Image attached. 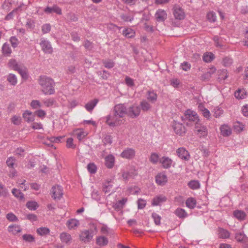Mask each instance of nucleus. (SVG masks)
I'll list each match as a JSON object with an SVG mask.
<instances>
[{
    "label": "nucleus",
    "instance_id": "1",
    "mask_svg": "<svg viewBox=\"0 0 248 248\" xmlns=\"http://www.w3.org/2000/svg\"><path fill=\"white\" fill-rule=\"evenodd\" d=\"M39 84L41 87L42 92L45 94H52L55 93L54 80L46 76H41L38 78Z\"/></svg>",
    "mask_w": 248,
    "mask_h": 248
},
{
    "label": "nucleus",
    "instance_id": "2",
    "mask_svg": "<svg viewBox=\"0 0 248 248\" xmlns=\"http://www.w3.org/2000/svg\"><path fill=\"white\" fill-rule=\"evenodd\" d=\"M183 120L187 125H196L200 121L199 117L196 112L190 109L187 110L183 117Z\"/></svg>",
    "mask_w": 248,
    "mask_h": 248
},
{
    "label": "nucleus",
    "instance_id": "3",
    "mask_svg": "<svg viewBox=\"0 0 248 248\" xmlns=\"http://www.w3.org/2000/svg\"><path fill=\"white\" fill-rule=\"evenodd\" d=\"M120 118L114 113L113 114H109L106 117V123L109 126L114 127L121 124L122 120Z\"/></svg>",
    "mask_w": 248,
    "mask_h": 248
},
{
    "label": "nucleus",
    "instance_id": "4",
    "mask_svg": "<svg viewBox=\"0 0 248 248\" xmlns=\"http://www.w3.org/2000/svg\"><path fill=\"white\" fill-rule=\"evenodd\" d=\"M51 194L54 200H59L63 195V188L60 185L54 186L51 188Z\"/></svg>",
    "mask_w": 248,
    "mask_h": 248
},
{
    "label": "nucleus",
    "instance_id": "5",
    "mask_svg": "<svg viewBox=\"0 0 248 248\" xmlns=\"http://www.w3.org/2000/svg\"><path fill=\"white\" fill-rule=\"evenodd\" d=\"M173 15L176 19L183 20L185 17V13L183 9L178 5L175 4L173 6Z\"/></svg>",
    "mask_w": 248,
    "mask_h": 248
},
{
    "label": "nucleus",
    "instance_id": "6",
    "mask_svg": "<svg viewBox=\"0 0 248 248\" xmlns=\"http://www.w3.org/2000/svg\"><path fill=\"white\" fill-rule=\"evenodd\" d=\"M140 112V108L136 105H133L127 109V115L132 118L138 117Z\"/></svg>",
    "mask_w": 248,
    "mask_h": 248
},
{
    "label": "nucleus",
    "instance_id": "7",
    "mask_svg": "<svg viewBox=\"0 0 248 248\" xmlns=\"http://www.w3.org/2000/svg\"><path fill=\"white\" fill-rule=\"evenodd\" d=\"M195 132L200 138L206 137L208 135V130L206 126L198 123L195 126Z\"/></svg>",
    "mask_w": 248,
    "mask_h": 248
},
{
    "label": "nucleus",
    "instance_id": "8",
    "mask_svg": "<svg viewBox=\"0 0 248 248\" xmlns=\"http://www.w3.org/2000/svg\"><path fill=\"white\" fill-rule=\"evenodd\" d=\"M115 115H118L119 118L123 117L125 114L127 115V109L124 104H118L116 105L113 109Z\"/></svg>",
    "mask_w": 248,
    "mask_h": 248
},
{
    "label": "nucleus",
    "instance_id": "9",
    "mask_svg": "<svg viewBox=\"0 0 248 248\" xmlns=\"http://www.w3.org/2000/svg\"><path fill=\"white\" fill-rule=\"evenodd\" d=\"M177 155L181 159L188 161L190 158V155L188 152L184 147L179 148L176 150Z\"/></svg>",
    "mask_w": 248,
    "mask_h": 248
},
{
    "label": "nucleus",
    "instance_id": "10",
    "mask_svg": "<svg viewBox=\"0 0 248 248\" xmlns=\"http://www.w3.org/2000/svg\"><path fill=\"white\" fill-rule=\"evenodd\" d=\"M172 127L175 133L177 135L183 136L186 133L185 127L182 124L175 122Z\"/></svg>",
    "mask_w": 248,
    "mask_h": 248
},
{
    "label": "nucleus",
    "instance_id": "11",
    "mask_svg": "<svg viewBox=\"0 0 248 248\" xmlns=\"http://www.w3.org/2000/svg\"><path fill=\"white\" fill-rule=\"evenodd\" d=\"M155 17L157 22H164L167 18V14L165 10L158 9L156 11Z\"/></svg>",
    "mask_w": 248,
    "mask_h": 248
},
{
    "label": "nucleus",
    "instance_id": "12",
    "mask_svg": "<svg viewBox=\"0 0 248 248\" xmlns=\"http://www.w3.org/2000/svg\"><path fill=\"white\" fill-rule=\"evenodd\" d=\"M135 155V151L133 148H127L121 154V156L126 159H132Z\"/></svg>",
    "mask_w": 248,
    "mask_h": 248
},
{
    "label": "nucleus",
    "instance_id": "13",
    "mask_svg": "<svg viewBox=\"0 0 248 248\" xmlns=\"http://www.w3.org/2000/svg\"><path fill=\"white\" fill-rule=\"evenodd\" d=\"M40 45L42 47V50L45 53H51L52 52V48L51 45L49 41L45 39H41Z\"/></svg>",
    "mask_w": 248,
    "mask_h": 248
},
{
    "label": "nucleus",
    "instance_id": "14",
    "mask_svg": "<svg viewBox=\"0 0 248 248\" xmlns=\"http://www.w3.org/2000/svg\"><path fill=\"white\" fill-rule=\"evenodd\" d=\"M172 160L168 156H164L159 159V163L161 164L162 167L165 169H169L171 167Z\"/></svg>",
    "mask_w": 248,
    "mask_h": 248
},
{
    "label": "nucleus",
    "instance_id": "15",
    "mask_svg": "<svg viewBox=\"0 0 248 248\" xmlns=\"http://www.w3.org/2000/svg\"><path fill=\"white\" fill-rule=\"evenodd\" d=\"M45 13L47 14L56 13L58 15H62V10L57 5H53L52 7L47 6L44 10Z\"/></svg>",
    "mask_w": 248,
    "mask_h": 248
},
{
    "label": "nucleus",
    "instance_id": "16",
    "mask_svg": "<svg viewBox=\"0 0 248 248\" xmlns=\"http://www.w3.org/2000/svg\"><path fill=\"white\" fill-rule=\"evenodd\" d=\"M80 239L84 242H88L93 237V231L91 230H85L83 231L80 235Z\"/></svg>",
    "mask_w": 248,
    "mask_h": 248
},
{
    "label": "nucleus",
    "instance_id": "17",
    "mask_svg": "<svg viewBox=\"0 0 248 248\" xmlns=\"http://www.w3.org/2000/svg\"><path fill=\"white\" fill-rule=\"evenodd\" d=\"M168 178L165 174L159 173L155 177L156 183L160 186H163L167 182Z\"/></svg>",
    "mask_w": 248,
    "mask_h": 248
},
{
    "label": "nucleus",
    "instance_id": "18",
    "mask_svg": "<svg viewBox=\"0 0 248 248\" xmlns=\"http://www.w3.org/2000/svg\"><path fill=\"white\" fill-rule=\"evenodd\" d=\"M146 96L147 100L152 103H155L157 99V94L154 90L148 91L146 93Z\"/></svg>",
    "mask_w": 248,
    "mask_h": 248
},
{
    "label": "nucleus",
    "instance_id": "19",
    "mask_svg": "<svg viewBox=\"0 0 248 248\" xmlns=\"http://www.w3.org/2000/svg\"><path fill=\"white\" fill-rule=\"evenodd\" d=\"M105 165L108 168H112L114 164L115 158L113 155H109L105 157Z\"/></svg>",
    "mask_w": 248,
    "mask_h": 248
},
{
    "label": "nucleus",
    "instance_id": "20",
    "mask_svg": "<svg viewBox=\"0 0 248 248\" xmlns=\"http://www.w3.org/2000/svg\"><path fill=\"white\" fill-rule=\"evenodd\" d=\"M60 238L62 243L66 244H69L72 240L70 234L65 232H63L60 234Z\"/></svg>",
    "mask_w": 248,
    "mask_h": 248
},
{
    "label": "nucleus",
    "instance_id": "21",
    "mask_svg": "<svg viewBox=\"0 0 248 248\" xmlns=\"http://www.w3.org/2000/svg\"><path fill=\"white\" fill-rule=\"evenodd\" d=\"M217 232L218 236L220 238L227 239L230 237V233L227 230L224 229L222 228H218Z\"/></svg>",
    "mask_w": 248,
    "mask_h": 248
},
{
    "label": "nucleus",
    "instance_id": "22",
    "mask_svg": "<svg viewBox=\"0 0 248 248\" xmlns=\"http://www.w3.org/2000/svg\"><path fill=\"white\" fill-rule=\"evenodd\" d=\"M167 201V198L165 196L160 195L156 196L152 200V204L153 206L158 205L160 203L165 202Z\"/></svg>",
    "mask_w": 248,
    "mask_h": 248
},
{
    "label": "nucleus",
    "instance_id": "23",
    "mask_svg": "<svg viewBox=\"0 0 248 248\" xmlns=\"http://www.w3.org/2000/svg\"><path fill=\"white\" fill-rule=\"evenodd\" d=\"M220 129L221 134L224 137L229 136L232 133L231 128L227 125L224 124L221 126Z\"/></svg>",
    "mask_w": 248,
    "mask_h": 248
},
{
    "label": "nucleus",
    "instance_id": "24",
    "mask_svg": "<svg viewBox=\"0 0 248 248\" xmlns=\"http://www.w3.org/2000/svg\"><path fill=\"white\" fill-rule=\"evenodd\" d=\"M174 214L180 218H184L188 216L185 210L181 208L176 209L174 211Z\"/></svg>",
    "mask_w": 248,
    "mask_h": 248
},
{
    "label": "nucleus",
    "instance_id": "25",
    "mask_svg": "<svg viewBox=\"0 0 248 248\" xmlns=\"http://www.w3.org/2000/svg\"><path fill=\"white\" fill-rule=\"evenodd\" d=\"M140 108L143 111H148L152 108V106L146 100H143L140 102Z\"/></svg>",
    "mask_w": 248,
    "mask_h": 248
},
{
    "label": "nucleus",
    "instance_id": "26",
    "mask_svg": "<svg viewBox=\"0 0 248 248\" xmlns=\"http://www.w3.org/2000/svg\"><path fill=\"white\" fill-rule=\"evenodd\" d=\"M186 207L189 209H194L197 204V202L194 198H188L186 201Z\"/></svg>",
    "mask_w": 248,
    "mask_h": 248
},
{
    "label": "nucleus",
    "instance_id": "27",
    "mask_svg": "<svg viewBox=\"0 0 248 248\" xmlns=\"http://www.w3.org/2000/svg\"><path fill=\"white\" fill-rule=\"evenodd\" d=\"M98 102V100L97 99H94L86 104L85 107L88 111L91 112L96 105Z\"/></svg>",
    "mask_w": 248,
    "mask_h": 248
},
{
    "label": "nucleus",
    "instance_id": "28",
    "mask_svg": "<svg viewBox=\"0 0 248 248\" xmlns=\"http://www.w3.org/2000/svg\"><path fill=\"white\" fill-rule=\"evenodd\" d=\"M215 59L214 55L211 52H206L203 56V61L205 62H210Z\"/></svg>",
    "mask_w": 248,
    "mask_h": 248
},
{
    "label": "nucleus",
    "instance_id": "29",
    "mask_svg": "<svg viewBox=\"0 0 248 248\" xmlns=\"http://www.w3.org/2000/svg\"><path fill=\"white\" fill-rule=\"evenodd\" d=\"M67 226L69 229H75L79 225L78 220L76 219H71L67 221Z\"/></svg>",
    "mask_w": 248,
    "mask_h": 248
},
{
    "label": "nucleus",
    "instance_id": "30",
    "mask_svg": "<svg viewBox=\"0 0 248 248\" xmlns=\"http://www.w3.org/2000/svg\"><path fill=\"white\" fill-rule=\"evenodd\" d=\"M137 173L135 171H124L122 173V177L124 181H127L131 177L136 175Z\"/></svg>",
    "mask_w": 248,
    "mask_h": 248
},
{
    "label": "nucleus",
    "instance_id": "31",
    "mask_svg": "<svg viewBox=\"0 0 248 248\" xmlns=\"http://www.w3.org/2000/svg\"><path fill=\"white\" fill-rule=\"evenodd\" d=\"M234 96L237 99H243L246 96V92L243 89H238L234 93Z\"/></svg>",
    "mask_w": 248,
    "mask_h": 248
},
{
    "label": "nucleus",
    "instance_id": "32",
    "mask_svg": "<svg viewBox=\"0 0 248 248\" xmlns=\"http://www.w3.org/2000/svg\"><path fill=\"white\" fill-rule=\"evenodd\" d=\"M123 34L126 37L132 38L135 36V32L133 29L127 28L123 31Z\"/></svg>",
    "mask_w": 248,
    "mask_h": 248
},
{
    "label": "nucleus",
    "instance_id": "33",
    "mask_svg": "<svg viewBox=\"0 0 248 248\" xmlns=\"http://www.w3.org/2000/svg\"><path fill=\"white\" fill-rule=\"evenodd\" d=\"M23 118L28 122H33L34 120V115L29 111H26L23 113Z\"/></svg>",
    "mask_w": 248,
    "mask_h": 248
},
{
    "label": "nucleus",
    "instance_id": "34",
    "mask_svg": "<svg viewBox=\"0 0 248 248\" xmlns=\"http://www.w3.org/2000/svg\"><path fill=\"white\" fill-rule=\"evenodd\" d=\"M8 230L13 234H16L21 231V229L18 225H13L8 227Z\"/></svg>",
    "mask_w": 248,
    "mask_h": 248
},
{
    "label": "nucleus",
    "instance_id": "35",
    "mask_svg": "<svg viewBox=\"0 0 248 248\" xmlns=\"http://www.w3.org/2000/svg\"><path fill=\"white\" fill-rule=\"evenodd\" d=\"M96 243L100 246H104L108 244V240L104 236H99L96 238Z\"/></svg>",
    "mask_w": 248,
    "mask_h": 248
},
{
    "label": "nucleus",
    "instance_id": "36",
    "mask_svg": "<svg viewBox=\"0 0 248 248\" xmlns=\"http://www.w3.org/2000/svg\"><path fill=\"white\" fill-rule=\"evenodd\" d=\"M233 215L236 218L239 220L244 219L246 216L245 212L238 210L234 211Z\"/></svg>",
    "mask_w": 248,
    "mask_h": 248
},
{
    "label": "nucleus",
    "instance_id": "37",
    "mask_svg": "<svg viewBox=\"0 0 248 248\" xmlns=\"http://www.w3.org/2000/svg\"><path fill=\"white\" fill-rule=\"evenodd\" d=\"M12 193L16 198H18L20 200L24 199V194L22 193L20 190L16 188H13Z\"/></svg>",
    "mask_w": 248,
    "mask_h": 248
},
{
    "label": "nucleus",
    "instance_id": "38",
    "mask_svg": "<svg viewBox=\"0 0 248 248\" xmlns=\"http://www.w3.org/2000/svg\"><path fill=\"white\" fill-rule=\"evenodd\" d=\"M16 70L20 74L23 78H26L28 77L27 69L24 66H22L20 65L18 67Z\"/></svg>",
    "mask_w": 248,
    "mask_h": 248
},
{
    "label": "nucleus",
    "instance_id": "39",
    "mask_svg": "<svg viewBox=\"0 0 248 248\" xmlns=\"http://www.w3.org/2000/svg\"><path fill=\"white\" fill-rule=\"evenodd\" d=\"M16 161V159L14 157L11 156L7 158L6 163L8 167L11 169H14Z\"/></svg>",
    "mask_w": 248,
    "mask_h": 248
},
{
    "label": "nucleus",
    "instance_id": "40",
    "mask_svg": "<svg viewBox=\"0 0 248 248\" xmlns=\"http://www.w3.org/2000/svg\"><path fill=\"white\" fill-rule=\"evenodd\" d=\"M102 63L106 68L108 69L113 68L115 65V62L110 59L103 60Z\"/></svg>",
    "mask_w": 248,
    "mask_h": 248
},
{
    "label": "nucleus",
    "instance_id": "41",
    "mask_svg": "<svg viewBox=\"0 0 248 248\" xmlns=\"http://www.w3.org/2000/svg\"><path fill=\"white\" fill-rule=\"evenodd\" d=\"M26 206L30 210H35L38 207V205L34 201H29L27 202Z\"/></svg>",
    "mask_w": 248,
    "mask_h": 248
},
{
    "label": "nucleus",
    "instance_id": "42",
    "mask_svg": "<svg viewBox=\"0 0 248 248\" xmlns=\"http://www.w3.org/2000/svg\"><path fill=\"white\" fill-rule=\"evenodd\" d=\"M7 80L9 82H10L12 85H16L17 83V78L15 75L13 74H10L7 77Z\"/></svg>",
    "mask_w": 248,
    "mask_h": 248
},
{
    "label": "nucleus",
    "instance_id": "43",
    "mask_svg": "<svg viewBox=\"0 0 248 248\" xmlns=\"http://www.w3.org/2000/svg\"><path fill=\"white\" fill-rule=\"evenodd\" d=\"M188 186L192 189H197L200 188V184L198 181L192 180L188 183Z\"/></svg>",
    "mask_w": 248,
    "mask_h": 248
},
{
    "label": "nucleus",
    "instance_id": "44",
    "mask_svg": "<svg viewBox=\"0 0 248 248\" xmlns=\"http://www.w3.org/2000/svg\"><path fill=\"white\" fill-rule=\"evenodd\" d=\"M8 65L9 67L12 68L13 70H16L17 68H18V67L20 65H19L16 60L15 59H11L9 60Z\"/></svg>",
    "mask_w": 248,
    "mask_h": 248
},
{
    "label": "nucleus",
    "instance_id": "45",
    "mask_svg": "<svg viewBox=\"0 0 248 248\" xmlns=\"http://www.w3.org/2000/svg\"><path fill=\"white\" fill-rule=\"evenodd\" d=\"M37 232L40 235H44L49 233L50 230L47 228L41 227L37 229Z\"/></svg>",
    "mask_w": 248,
    "mask_h": 248
},
{
    "label": "nucleus",
    "instance_id": "46",
    "mask_svg": "<svg viewBox=\"0 0 248 248\" xmlns=\"http://www.w3.org/2000/svg\"><path fill=\"white\" fill-rule=\"evenodd\" d=\"M2 52L4 55H10L12 52V50L8 44L4 43L2 47Z\"/></svg>",
    "mask_w": 248,
    "mask_h": 248
},
{
    "label": "nucleus",
    "instance_id": "47",
    "mask_svg": "<svg viewBox=\"0 0 248 248\" xmlns=\"http://www.w3.org/2000/svg\"><path fill=\"white\" fill-rule=\"evenodd\" d=\"M87 168L88 171L92 174H94L96 172L97 167L93 163H90Z\"/></svg>",
    "mask_w": 248,
    "mask_h": 248
},
{
    "label": "nucleus",
    "instance_id": "48",
    "mask_svg": "<svg viewBox=\"0 0 248 248\" xmlns=\"http://www.w3.org/2000/svg\"><path fill=\"white\" fill-rule=\"evenodd\" d=\"M112 187V185L111 184V182H108L103 185V191L105 193H108L110 192Z\"/></svg>",
    "mask_w": 248,
    "mask_h": 248
},
{
    "label": "nucleus",
    "instance_id": "49",
    "mask_svg": "<svg viewBox=\"0 0 248 248\" xmlns=\"http://www.w3.org/2000/svg\"><path fill=\"white\" fill-rule=\"evenodd\" d=\"M207 18L211 22H215L217 19L216 13L213 11L209 12L207 15Z\"/></svg>",
    "mask_w": 248,
    "mask_h": 248
},
{
    "label": "nucleus",
    "instance_id": "50",
    "mask_svg": "<svg viewBox=\"0 0 248 248\" xmlns=\"http://www.w3.org/2000/svg\"><path fill=\"white\" fill-rule=\"evenodd\" d=\"M120 16L121 19H122L125 22H131L134 19L133 16L129 14H122Z\"/></svg>",
    "mask_w": 248,
    "mask_h": 248
},
{
    "label": "nucleus",
    "instance_id": "51",
    "mask_svg": "<svg viewBox=\"0 0 248 248\" xmlns=\"http://www.w3.org/2000/svg\"><path fill=\"white\" fill-rule=\"evenodd\" d=\"M152 217L153 218L155 225H159L160 224V220L161 217L160 216L156 213H153L152 214Z\"/></svg>",
    "mask_w": 248,
    "mask_h": 248
},
{
    "label": "nucleus",
    "instance_id": "52",
    "mask_svg": "<svg viewBox=\"0 0 248 248\" xmlns=\"http://www.w3.org/2000/svg\"><path fill=\"white\" fill-rule=\"evenodd\" d=\"M246 235L243 232L237 233L235 234V239L238 242H243L245 241Z\"/></svg>",
    "mask_w": 248,
    "mask_h": 248
},
{
    "label": "nucleus",
    "instance_id": "53",
    "mask_svg": "<svg viewBox=\"0 0 248 248\" xmlns=\"http://www.w3.org/2000/svg\"><path fill=\"white\" fill-rule=\"evenodd\" d=\"M77 138L79 140H83L87 135V133L84 131L80 130L76 132Z\"/></svg>",
    "mask_w": 248,
    "mask_h": 248
},
{
    "label": "nucleus",
    "instance_id": "54",
    "mask_svg": "<svg viewBox=\"0 0 248 248\" xmlns=\"http://www.w3.org/2000/svg\"><path fill=\"white\" fill-rule=\"evenodd\" d=\"M232 59L230 57H226L223 59L222 63L225 66H229L232 63Z\"/></svg>",
    "mask_w": 248,
    "mask_h": 248
},
{
    "label": "nucleus",
    "instance_id": "55",
    "mask_svg": "<svg viewBox=\"0 0 248 248\" xmlns=\"http://www.w3.org/2000/svg\"><path fill=\"white\" fill-rule=\"evenodd\" d=\"M199 108H200L201 110L202 111L203 116L206 118H209L210 116V111L207 108H204L202 106L200 107V106H199Z\"/></svg>",
    "mask_w": 248,
    "mask_h": 248
},
{
    "label": "nucleus",
    "instance_id": "56",
    "mask_svg": "<svg viewBox=\"0 0 248 248\" xmlns=\"http://www.w3.org/2000/svg\"><path fill=\"white\" fill-rule=\"evenodd\" d=\"M159 160V156L156 153H152L150 157V160L154 164H156Z\"/></svg>",
    "mask_w": 248,
    "mask_h": 248
},
{
    "label": "nucleus",
    "instance_id": "57",
    "mask_svg": "<svg viewBox=\"0 0 248 248\" xmlns=\"http://www.w3.org/2000/svg\"><path fill=\"white\" fill-rule=\"evenodd\" d=\"M12 46L14 48H16L19 42L16 36H12L10 39Z\"/></svg>",
    "mask_w": 248,
    "mask_h": 248
},
{
    "label": "nucleus",
    "instance_id": "58",
    "mask_svg": "<svg viewBox=\"0 0 248 248\" xmlns=\"http://www.w3.org/2000/svg\"><path fill=\"white\" fill-rule=\"evenodd\" d=\"M51 30V26L49 24H44L42 27V31L44 34L48 33Z\"/></svg>",
    "mask_w": 248,
    "mask_h": 248
},
{
    "label": "nucleus",
    "instance_id": "59",
    "mask_svg": "<svg viewBox=\"0 0 248 248\" xmlns=\"http://www.w3.org/2000/svg\"><path fill=\"white\" fill-rule=\"evenodd\" d=\"M180 67L185 71H187L190 70L191 65L189 63L186 62H184L181 64Z\"/></svg>",
    "mask_w": 248,
    "mask_h": 248
},
{
    "label": "nucleus",
    "instance_id": "60",
    "mask_svg": "<svg viewBox=\"0 0 248 248\" xmlns=\"http://www.w3.org/2000/svg\"><path fill=\"white\" fill-rule=\"evenodd\" d=\"M6 218L10 221H16L18 220L17 217L12 213L7 214Z\"/></svg>",
    "mask_w": 248,
    "mask_h": 248
},
{
    "label": "nucleus",
    "instance_id": "61",
    "mask_svg": "<svg viewBox=\"0 0 248 248\" xmlns=\"http://www.w3.org/2000/svg\"><path fill=\"white\" fill-rule=\"evenodd\" d=\"M146 204V201L143 199H140L138 201V207L139 209H143Z\"/></svg>",
    "mask_w": 248,
    "mask_h": 248
},
{
    "label": "nucleus",
    "instance_id": "62",
    "mask_svg": "<svg viewBox=\"0 0 248 248\" xmlns=\"http://www.w3.org/2000/svg\"><path fill=\"white\" fill-rule=\"evenodd\" d=\"M31 106L34 109H37L41 107V104L38 100H32L31 103Z\"/></svg>",
    "mask_w": 248,
    "mask_h": 248
},
{
    "label": "nucleus",
    "instance_id": "63",
    "mask_svg": "<svg viewBox=\"0 0 248 248\" xmlns=\"http://www.w3.org/2000/svg\"><path fill=\"white\" fill-rule=\"evenodd\" d=\"M23 239L28 242H31L34 241V238L31 234H24L23 235Z\"/></svg>",
    "mask_w": 248,
    "mask_h": 248
},
{
    "label": "nucleus",
    "instance_id": "64",
    "mask_svg": "<svg viewBox=\"0 0 248 248\" xmlns=\"http://www.w3.org/2000/svg\"><path fill=\"white\" fill-rule=\"evenodd\" d=\"M55 102L53 99H48L43 100V103L46 106L49 107L54 105Z\"/></svg>",
    "mask_w": 248,
    "mask_h": 248
}]
</instances>
